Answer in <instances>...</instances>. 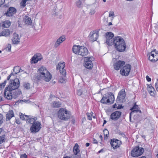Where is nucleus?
Instances as JSON below:
<instances>
[{"label": "nucleus", "instance_id": "obj_1", "mask_svg": "<svg viewBox=\"0 0 158 158\" xmlns=\"http://www.w3.org/2000/svg\"><path fill=\"white\" fill-rule=\"evenodd\" d=\"M20 82L18 78L10 79L9 85L4 90V96L8 100L16 98L21 94V91L17 89L19 87Z\"/></svg>", "mask_w": 158, "mask_h": 158}, {"label": "nucleus", "instance_id": "obj_2", "mask_svg": "<svg viewBox=\"0 0 158 158\" xmlns=\"http://www.w3.org/2000/svg\"><path fill=\"white\" fill-rule=\"evenodd\" d=\"M114 45L116 50L119 52H124L126 48V44L123 38L120 36L114 38Z\"/></svg>", "mask_w": 158, "mask_h": 158}, {"label": "nucleus", "instance_id": "obj_3", "mask_svg": "<svg viewBox=\"0 0 158 158\" xmlns=\"http://www.w3.org/2000/svg\"><path fill=\"white\" fill-rule=\"evenodd\" d=\"M72 51L75 54L82 56H87L89 53V51L86 48L79 45L73 46L72 48Z\"/></svg>", "mask_w": 158, "mask_h": 158}, {"label": "nucleus", "instance_id": "obj_4", "mask_svg": "<svg viewBox=\"0 0 158 158\" xmlns=\"http://www.w3.org/2000/svg\"><path fill=\"white\" fill-rule=\"evenodd\" d=\"M57 115L58 118L61 120L67 121L70 118L71 114L70 112L66 109L61 108L58 112Z\"/></svg>", "mask_w": 158, "mask_h": 158}, {"label": "nucleus", "instance_id": "obj_5", "mask_svg": "<svg viewBox=\"0 0 158 158\" xmlns=\"http://www.w3.org/2000/svg\"><path fill=\"white\" fill-rule=\"evenodd\" d=\"M149 60L153 63H155L158 60V51L154 50L147 55Z\"/></svg>", "mask_w": 158, "mask_h": 158}, {"label": "nucleus", "instance_id": "obj_6", "mask_svg": "<svg viewBox=\"0 0 158 158\" xmlns=\"http://www.w3.org/2000/svg\"><path fill=\"white\" fill-rule=\"evenodd\" d=\"M143 148L137 146L134 148L131 151V156L133 157H137L141 155L144 152Z\"/></svg>", "mask_w": 158, "mask_h": 158}, {"label": "nucleus", "instance_id": "obj_7", "mask_svg": "<svg viewBox=\"0 0 158 158\" xmlns=\"http://www.w3.org/2000/svg\"><path fill=\"white\" fill-rule=\"evenodd\" d=\"M20 118L22 120H25L26 121L27 123L33 124V123L36 122L37 118L35 117L34 118L31 117L30 116L24 115L23 114H20Z\"/></svg>", "mask_w": 158, "mask_h": 158}, {"label": "nucleus", "instance_id": "obj_8", "mask_svg": "<svg viewBox=\"0 0 158 158\" xmlns=\"http://www.w3.org/2000/svg\"><path fill=\"white\" fill-rule=\"evenodd\" d=\"M131 68V66L130 64H126L121 69L120 73L122 76H128L129 74Z\"/></svg>", "mask_w": 158, "mask_h": 158}, {"label": "nucleus", "instance_id": "obj_9", "mask_svg": "<svg viewBox=\"0 0 158 158\" xmlns=\"http://www.w3.org/2000/svg\"><path fill=\"white\" fill-rule=\"evenodd\" d=\"M41 124L38 121H36L33 123L31 126L30 130L32 133H36L39 131L41 129Z\"/></svg>", "mask_w": 158, "mask_h": 158}, {"label": "nucleus", "instance_id": "obj_10", "mask_svg": "<svg viewBox=\"0 0 158 158\" xmlns=\"http://www.w3.org/2000/svg\"><path fill=\"white\" fill-rule=\"evenodd\" d=\"M37 79L38 80L42 79L48 82L52 78V75L48 72L45 73V74L43 75H40L39 76H37Z\"/></svg>", "mask_w": 158, "mask_h": 158}, {"label": "nucleus", "instance_id": "obj_11", "mask_svg": "<svg viewBox=\"0 0 158 158\" xmlns=\"http://www.w3.org/2000/svg\"><path fill=\"white\" fill-rule=\"evenodd\" d=\"M43 57L41 54L40 53H37L33 56L31 59L30 62L31 64L37 63L39 61L42 59Z\"/></svg>", "mask_w": 158, "mask_h": 158}, {"label": "nucleus", "instance_id": "obj_12", "mask_svg": "<svg viewBox=\"0 0 158 158\" xmlns=\"http://www.w3.org/2000/svg\"><path fill=\"white\" fill-rule=\"evenodd\" d=\"M92 57H85L84 58L85 66V67L89 69H91L93 67V64L91 60Z\"/></svg>", "mask_w": 158, "mask_h": 158}, {"label": "nucleus", "instance_id": "obj_13", "mask_svg": "<svg viewBox=\"0 0 158 158\" xmlns=\"http://www.w3.org/2000/svg\"><path fill=\"white\" fill-rule=\"evenodd\" d=\"M126 94L124 90L122 89L119 93L116 100L117 102H123L124 100Z\"/></svg>", "mask_w": 158, "mask_h": 158}, {"label": "nucleus", "instance_id": "obj_14", "mask_svg": "<svg viewBox=\"0 0 158 158\" xmlns=\"http://www.w3.org/2000/svg\"><path fill=\"white\" fill-rule=\"evenodd\" d=\"M121 143V141L117 139H113L111 140L110 144L111 147L114 149L119 148Z\"/></svg>", "mask_w": 158, "mask_h": 158}, {"label": "nucleus", "instance_id": "obj_15", "mask_svg": "<svg viewBox=\"0 0 158 158\" xmlns=\"http://www.w3.org/2000/svg\"><path fill=\"white\" fill-rule=\"evenodd\" d=\"M65 63L64 62L59 63L56 67L57 70H59L60 74L63 76H66V71L64 69Z\"/></svg>", "mask_w": 158, "mask_h": 158}, {"label": "nucleus", "instance_id": "obj_16", "mask_svg": "<svg viewBox=\"0 0 158 158\" xmlns=\"http://www.w3.org/2000/svg\"><path fill=\"white\" fill-rule=\"evenodd\" d=\"M121 114L122 113L121 112L117 111L111 114L110 115V118L112 120L116 121L119 118Z\"/></svg>", "mask_w": 158, "mask_h": 158}, {"label": "nucleus", "instance_id": "obj_17", "mask_svg": "<svg viewBox=\"0 0 158 158\" xmlns=\"http://www.w3.org/2000/svg\"><path fill=\"white\" fill-rule=\"evenodd\" d=\"M80 150L79 148V147L78 144L76 143L73 148V152L74 155H76V158H81V156L80 155H78L80 152Z\"/></svg>", "mask_w": 158, "mask_h": 158}, {"label": "nucleus", "instance_id": "obj_18", "mask_svg": "<svg viewBox=\"0 0 158 158\" xmlns=\"http://www.w3.org/2000/svg\"><path fill=\"white\" fill-rule=\"evenodd\" d=\"M98 36V33L94 32H90L89 35V40L92 42L96 41Z\"/></svg>", "mask_w": 158, "mask_h": 158}, {"label": "nucleus", "instance_id": "obj_19", "mask_svg": "<svg viewBox=\"0 0 158 158\" xmlns=\"http://www.w3.org/2000/svg\"><path fill=\"white\" fill-rule=\"evenodd\" d=\"M125 64V62L124 61L119 60L114 64V67L116 70H118Z\"/></svg>", "mask_w": 158, "mask_h": 158}, {"label": "nucleus", "instance_id": "obj_20", "mask_svg": "<svg viewBox=\"0 0 158 158\" xmlns=\"http://www.w3.org/2000/svg\"><path fill=\"white\" fill-rule=\"evenodd\" d=\"M108 98L106 100V103L107 104H112L114 101V97L113 94L111 93H110L107 95Z\"/></svg>", "mask_w": 158, "mask_h": 158}, {"label": "nucleus", "instance_id": "obj_21", "mask_svg": "<svg viewBox=\"0 0 158 158\" xmlns=\"http://www.w3.org/2000/svg\"><path fill=\"white\" fill-rule=\"evenodd\" d=\"M16 12V9L14 7H10L8 10L6 15L8 16H12L13 15L15 14Z\"/></svg>", "mask_w": 158, "mask_h": 158}, {"label": "nucleus", "instance_id": "obj_22", "mask_svg": "<svg viewBox=\"0 0 158 158\" xmlns=\"http://www.w3.org/2000/svg\"><path fill=\"white\" fill-rule=\"evenodd\" d=\"M48 70L46 68L42 66L38 69V75L37 76H39L41 75H43L45 74L48 72Z\"/></svg>", "mask_w": 158, "mask_h": 158}, {"label": "nucleus", "instance_id": "obj_23", "mask_svg": "<svg viewBox=\"0 0 158 158\" xmlns=\"http://www.w3.org/2000/svg\"><path fill=\"white\" fill-rule=\"evenodd\" d=\"M14 116L15 114L13 111L12 110H10L6 114V121H9Z\"/></svg>", "mask_w": 158, "mask_h": 158}, {"label": "nucleus", "instance_id": "obj_24", "mask_svg": "<svg viewBox=\"0 0 158 158\" xmlns=\"http://www.w3.org/2000/svg\"><path fill=\"white\" fill-rule=\"evenodd\" d=\"M139 108L138 105H136V103H135L133 107L131 109L132 111L130 113V117L131 114H133L134 113H137L138 112L141 113V112L140 110L138 109Z\"/></svg>", "mask_w": 158, "mask_h": 158}, {"label": "nucleus", "instance_id": "obj_25", "mask_svg": "<svg viewBox=\"0 0 158 158\" xmlns=\"http://www.w3.org/2000/svg\"><path fill=\"white\" fill-rule=\"evenodd\" d=\"M19 35L15 33L13 35V38L12 40V43L13 44H18L19 42Z\"/></svg>", "mask_w": 158, "mask_h": 158}, {"label": "nucleus", "instance_id": "obj_26", "mask_svg": "<svg viewBox=\"0 0 158 158\" xmlns=\"http://www.w3.org/2000/svg\"><path fill=\"white\" fill-rule=\"evenodd\" d=\"M65 40V37L64 36H62L59 38L56 41L55 44V47L57 48L61 43L64 41Z\"/></svg>", "mask_w": 158, "mask_h": 158}, {"label": "nucleus", "instance_id": "obj_27", "mask_svg": "<svg viewBox=\"0 0 158 158\" xmlns=\"http://www.w3.org/2000/svg\"><path fill=\"white\" fill-rule=\"evenodd\" d=\"M148 91L149 92L151 96H155V92H156L154 88L152 87L151 85L150 84L148 85L147 88Z\"/></svg>", "mask_w": 158, "mask_h": 158}, {"label": "nucleus", "instance_id": "obj_28", "mask_svg": "<svg viewBox=\"0 0 158 158\" xmlns=\"http://www.w3.org/2000/svg\"><path fill=\"white\" fill-rule=\"evenodd\" d=\"M10 31L8 29H6L2 31L0 33V36H7L10 35Z\"/></svg>", "mask_w": 158, "mask_h": 158}, {"label": "nucleus", "instance_id": "obj_29", "mask_svg": "<svg viewBox=\"0 0 158 158\" xmlns=\"http://www.w3.org/2000/svg\"><path fill=\"white\" fill-rule=\"evenodd\" d=\"M51 106L53 108H59L60 107L61 104L59 102L54 101L52 102Z\"/></svg>", "mask_w": 158, "mask_h": 158}, {"label": "nucleus", "instance_id": "obj_30", "mask_svg": "<svg viewBox=\"0 0 158 158\" xmlns=\"http://www.w3.org/2000/svg\"><path fill=\"white\" fill-rule=\"evenodd\" d=\"M24 22L26 24L31 25L32 23V20L31 18L27 16H25L24 19Z\"/></svg>", "mask_w": 158, "mask_h": 158}, {"label": "nucleus", "instance_id": "obj_31", "mask_svg": "<svg viewBox=\"0 0 158 158\" xmlns=\"http://www.w3.org/2000/svg\"><path fill=\"white\" fill-rule=\"evenodd\" d=\"M106 40L112 39L114 35L113 33L111 32H108L106 34Z\"/></svg>", "mask_w": 158, "mask_h": 158}, {"label": "nucleus", "instance_id": "obj_32", "mask_svg": "<svg viewBox=\"0 0 158 158\" xmlns=\"http://www.w3.org/2000/svg\"><path fill=\"white\" fill-rule=\"evenodd\" d=\"M23 86L24 89L28 90L30 89V84L28 82H24L23 83Z\"/></svg>", "mask_w": 158, "mask_h": 158}, {"label": "nucleus", "instance_id": "obj_33", "mask_svg": "<svg viewBox=\"0 0 158 158\" xmlns=\"http://www.w3.org/2000/svg\"><path fill=\"white\" fill-rule=\"evenodd\" d=\"M62 74H60V77L59 79L60 82L61 83H64L65 82L66 79L65 77L66 76H63Z\"/></svg>", "mask_w": 158, "mask_h": 158}, {"label": "nucleus", "instance_id": "obj_34", "mask_svg": "<svg viewBox=\"0 0 158 158\" xmlns=\"http://www.w3.org/2000/svg\"><path fill=\"white\" fill-rule=\"evenodd\" d=\"M20 68L19 66H15L14 67V72L13 73V75L14 76L15 75L20 72Z\"/></svg>", "mask_w": 158, "mask_h": 158}, {"label": "nucleus", "instance_id": "obj_35", "mask_svg": "<svg viewBox=\"0 0 158 158\" xmlns=\"http://www.w3.org/2000/svg\"><path fill=\"white\" fill-rule=\"evenodd\" d=\"M108 96L107 95H105L102 99L101 100V102L102 103L104 104H107V103H106V100L107 99Z\"/></svg>", "mask_w": 158, "mask_h": 158}, {"label": "nucleus", "instance_id": "obj_36", "mask_svg": "<svg viewBox=\"0 0 158 158\" xmlns=\"http://www.w3.org/2000/svg\"><path fill=\"white\" fill-rule=\"evenodd\" d=\"M114 38L112 39H108L106 40V43L109 45L111 46L112 44H114Z\"/></svg>", "mask_w": 158, "mask_h": 158}, {"label": "nucleus", "instance_id": "obj_37", "mask_svg": "<svg viewBox=\"0 0 158 158\" xmlns=\"http://www.w3.org/2000/svg\"><path fill=\"white\" fill-rule=\"evenodd\" d=\"M103 134L104 135V139H106L109 135V132L107 129H105L103 131Z\"/></svg>", "mask_w": 158, "mask_h": 158}, {"label": "nucleus", "instance_id": "obj_38", "mask_svg": "<svg viewBox=\"0 0 158 158\" xmlns=\"http://www.w3.org/2000/svg\"><path fill=\"white\" fill-rule=\"evenodd\" d=\"M10 24L11 23L10 22L7 21L4 22V23L3 24L2 26L5 27L7 28L10 26Z\"/></svg>", "mask_w": 158, "mask_h": 158}, {"label": "nucleus", "instance_id": "obj_39", "mask_svg": "<svg viewBox=\"0 0 158 158\" xmlns=\"http://www.w3.org/2000/svg\"><path fill=\"white\" fill-rule=\"evenodd\" d=\"M95 7H92L90 10V12H89V14L90 15H94L95 12Z\"/></svg>", "mask_w": 158, "mask_h": 158}, {"label": "nucleus", "instance_id": "obj_40", "mask_svg": "<svg viewBox=\"0 0 158 158\" xmlns=\"http://www.w3.org/2000/svg\"><path fill=\"white\" fill-rule=\"evenodd\" d=\"M5 135H2L0 136V144L5 141Z\"/></svg>", "mask_w": 158, "mask_h": 158}, {"label": "nucleus", "instance_id": "obj_41", "mask_svg": "<svg viewBox=\"0 0 158 158\" xmlns=\"http://www.w3.org/2000/svg\"><path fill=\"white\" fill-rule=\"evenodd\" d=\"M6 83V80L4 81V82L0 84V90L3 89Z\"/></svg>", "mask_w": 158, "mask_h": 158}, {"label": "nucleus", "instance_id": "obj_42", "mask_svg": "<svg viewBox=\"0 0 158 158\" xmlns=\"http://www.w3.org/2000/svg\"><path fill=\"white\" fill-rule=\"evenodd\" d=\"M93 113H87V118L89 120H92V116L93 115Z\"/></svg>", "mask_w": 158, "mask_h": 158}, {"label": "nucleus", "instance_id": "obj_43", "mask_svg": "<svg viewBox=\"0 0 158 158\" xmlns=\"http://www.w3.org/2000/svg\"><path fill=\"white\" fill-rule=\"evenodd\" d=\"M3 115L0 113V125H1L3 122Z\"/></svg>", "mask_w": 158, "mask_h": 158}, {"label": "nucleus", "instance_id": "obj_44", "mask_svg": "<svg viewBox=\"0 0 158 158\" xmlns=\"http://www.w3.org/2000/svg\"><path fill=\"white\" fill-rule=\"evenodd\" d=\"M82 2L80 0H78L77 1L76 4L77 7H80L81 4Z\"/></svg>", "mask_w": 158, "mask_h": 158}, {"label": "nucleus", "instance_id": "obj_45", "mask_svg": "<svg viewBox=\"0 0 158 158\" xmlns=\"http://www.w3.org/2000/svg\"><path fill=\"white\" fill-rule=\"evenodd\" d=\"M11 45L10 44H8V45L7 46L6 48V50L9 51H10L11 50Z\"/></svg>", "mask_w": 158, "mask_h": 158}, {"label": "nucleus", "instance_id": "obj_46", "mask_svg": "<svg viewBox=\"0 0 158 158\" xmlns=\"http://www.w3.org/2000/svg\"><path fill=\"white\" fill-rule=\"evenodd\" d=\"M114 14L113 11H110L109 12V17H112V18H114Z\"/></svg>", "mask_w": 158, "mask_h": 158}, {"label": "nucleus", "instance_id": "obj_47", "mask_svg": "<svg viewBox=\"0 0 158 158\" xmlns=\"http://www.w3.org/2000/svg\"><path fill=\"white\" fill-rule=\"evenodd\" d=\"M27 156L25 154L21 155L20 156V158H27Z\"/></svg>", "mask_w": 158, "mask_h": 158}, {"label": "nucleus", "instance_id": "obj_48", "mask_svg": "<svg viewBox=\"0 0 158 158\" xmlns=\"http://www.w3.org/2000/svg\"><path fill=\"white\" fill-rule=\"evenodd\" d=\"M13 75V73H11L7 77V80H6V81L8 80H9L10 79V78L11 77V76Z\"/></svg>", "mask_w": 158, "mask_h": 158}, {"label": "nucleus", "instance_id": "obj_49", "mask_svg": "<svg viewBox=\"0 0 158 158\" xmlns=\"http://www.w3.org/2000/svg\"><path fill=\"white\" fill-rule=\"evenodd\" d=\"M5 2V0H0V6L3 4Z\"/></svg>", "mask_w": 158, "mask_h": 158}, {"label": "nucleus", "instance_id": "obj_50", "mask_svg": "<svg viewBox=\"0 0 158 158\" xmlns=\"http://www.w3.org/2000/svg\"><path fill=\"white\" fill-rule=\"evenodd\" d=\"M146 78L147 79V80L148 81H151V78H150L148 76H146Z\"/></svg>", "mask_w": 158, "mask_h": 158}, {"label": "nucleus", "instance_id": "obj_51", "mask_svg": "<svg viewBox=\"0 0 158 158\" xmlns=\"http://www.w3.org/2000/svg\"><path fill=\"white\" fill-rule=\"evenodd\" d=\"M77 94L79 95H81L82 94V92L80 90H78L77 91Z\"/></svg>", "mask_w": 158, "mask_h": 158}, {"label": "nucleus", "instance_id": "obj_52", "mask_svg": "<svg viewBox=\"0 0 158 158\" xmlns=\"http://www.w3.org/2000/svg\"><path fill=\"white\" fill-rule=\"evenodd\" d=\"M155 88L158 87V79L156 81L155 84Z\"/></svg>", "mask_w": 158, "mask_h": 158}, {"label": "nucleus", "instance_id": "obj_53", "mask_svg": "<svg viewBox=\"0 0 158 158\" xmlns=\"http://www.w3.org/2000/svg\"><path fill=\"white\" fill-rule=\"evenodd\" d=\"M93 143H98V142H97V140L95 139H93Z\"/></svg>", "mask_w": 158, "mask_h": 158}, {"label": "nucleus", "instance_id": "obj_54", "mask_svg": "<svg viewBox=\"0 0 158 158\" xmlns=\"http://www.w3.org/2000/svg\"><path fill=\"white\" fill-rule=\"evenodd\" d=\"M117 105L116 104V103H115V104L113 105V107L114 108H117Z\"/></svg>", "mask_w": 158, "mask_h": 158}, {"label": "nucleus", "instance_id": "obj_55", "mask_svg": "<svg viewBox=\"0 0 158 158\" xmlns=\"http://www.w3.org/2000/svg\"><path fill=\"white\" fill-rule=\"evenodd\" d=\"M90 144L89 143H87L85 144L86 147H88L89 146Z\"/></svg>", "mask_w": 158, "mask_h": 158}, {"label": "nucleus", "instance_id": "obj_56", "mask_svg": "<svg viewBox=\"0 0 158 158\" xmlns=\"http://www.w3.org/2000/svg\"><path fill=\"white\" fill-rule=\"evenodd\" d=\"M122 108V106H118V107H117V109H120Z\"/></svg>", "mask_w": 158, "mask_h": 158}, {"label": "nucleus", "instance_id": "obj_57", "mask_svg": "<svg viewBox=\"0 0 158 158\" xmlns=\"http://www.w3.org/2000/svg\"><path fill=\"white\" fill-rule=\"evenodd\" d=\"M106 123V121L105 120H104L103 126Z\"/></svg>", "mask_w": 158, "mask_h": 158}, {"label": "nucleus", "instance_id": "obj_58", "mask_svg": "<svg viewBox=\"0 0 158 158\" xmlns=\"http://www.w3.org/2000/svg\"><path fill=\"white\" fill-rule=\"evenodd\" d=\"M2 98L0 96V102L2 101Z\"/></svg>", "mask_w": 158, "mask_h": 158}, {"label": "nucleus", "instance_id": "obj_59", "mask_svg": "<svg viewBox=\"0 0 158 158\" xmlns=\"http://www.w3.org/2000/svg\"><path fill=\"white\" fill-rule=\"evenodd\" d=\"M99 138H100V139H101V140H102V137L101 135H100Z\"/></svg>", "mask_w": 158, "mask_h": 158}, {"label": "nucleus", "instance_id": "obj_60", "mask_svg": "<svg viewBox=\"0 0 158 158\" xmlns=\"http://www.w3.org/2000/svg\"><path fill=\"white\" fill-rule=\"evenodd\" d=\"M2 131V128H0V134H1V132Z\"/></svg>", "mask_w": 158, "mask_h": 158}, {"label": "nucleus", "instance_id": "obj_61", "mask_svg": "<svg viewBox=\"0 0 158 158\" xmlns=\"http://www.w3.org/2000/svg\"><path fill=\"white\" fill-rule=\"evenodd\" d=\"M112 23L111 22H110L108 23V25L110 26L112 25Z\"/></svg>", "mask_w": 158, "mask_h": 158}, {"label": "nucleus", "instance_id": "obj_62", "mask_svg": "<svg viewBox=\"0 0 158 158\" xmlns=\"http://www.w3.org/2000/svg\"><path fill=\"white\" fill-rule=\"evenodd\" d=\"M139 158H146L145 156H143Z\"/></svg>", "mask_w": 158, "mask_h": 158}, {"label": "nucleus", "instance_id": "obj_63", "mask_svg": "<svg viewBox=\"0 0 158 158\" xmlns=\"http://www.w3.org/2000/svg\"><path fill=\"white\" fill-rule=\"evenodd\" d=\"M63 158H70V157L69 156H66L64 157Z\"/></svg>", "mask_w": 158, "mask_h": 158}, {"label": "nucleus", "instance_id": "obj_64", "mask_svg": "<svg viewBox=\"0 0 158 158\" xmlns=\"http://www.w3.org/2000/svg\"><path fill=\"white\" fill-rule=\"evenodd\" d=\"M156 90L158 92V87L156 88Z\"/></svg>", "mask_w": 158, "mask_h": 158}]
</instances>
